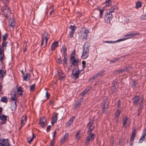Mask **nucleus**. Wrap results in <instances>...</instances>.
I'll use <instances>...</instances> for the list:
<instances>
[{
	"label": "nucleus",
	"instance_id": "obj_1",
	"mask_svg": "<svg viewBox=\"0 0 146 146\" xmlns=\"http://www.w3.org/2000/svg\"><path fill=\"white\" fill-rule=\"evenodd\" d=\"M89 32V30H87L84 27H83L82 28V30L80 31L79 33V35L81 38L86 40Z\"/></svg>",
	"mask_w": 146,
	"mask_h": 146
},
{
	"label": "nucleus",
	"instance_id": "obj_2",
	"mask_svg": "<svg viewBox=\"0 0 146 146\" xmlns=\"http://www.w3.org/2000/svg\"><path fill=\"white\" fill-rule=\"evenodd\" d=\"M49 38V36L48 33L46 32H44L42 35V40L41 42V44L43 47H45L46 46Z\"/></svg>",
	"mask_w": 146,
	"mask_h": 146
},
{
	"label": "nucleus",
	"instance_id": "obj_3",
	"mask_svg": "<svg viewBox=\"0 0 146 146\" xmlns=\"http://www.w3.org/2000/svg\"><path fill=\"white\" fill-rule=\"evenodd\" d=\"M89 46L88 44H86L84 46V49L81 57L83 59H85L88 57V55Z\"/></svg>",
	"mask_w": 146,
	"mask_h": 146
},
{
	"label": "nucleus",
	"instance_id": "obj_4",
	"mask_svg": "<svg viewBox=\"0 0 146 146\" xmlns=\"http://www.w3.org/2000/svg\"><path fill=\"white\" fill-rule=\"evenodd\" d=\"M140 34L139 33L131 32L127 33L123 36L125 40L131 38H133L135 36L139 35Z\"/></svg>",
	"mask_w": 146,
	"mask_h": 146
},
{
	"label": "nucleus",
	"instance_id": "obj_5",
	"mask_svg": "<svg viewBox=\"0 0 146 146\" xmlns=\"http://www.w3.org/2000/svg\"><path fill=\"white\" fill-rule=\"evenodd\" d=\"M2 13L6 18H9L10 15H11L10 10L7 6L4 7Z\"/></svg>",
	"mask_w": 146,
	"mask_h": 146
},
{
	"label": "nucleus",
	"instance_id": "obj_6",
	"mask_svg": "<svg viewBox=\"0 0 146 146\" xmlns=\"http://www.w3.org/2000/svg\"><path fill=\"white\" fill-rule=\"evenodd\" d=\"M112 18V13H107L105 17V21L107 23H109L111 20Z\"/></svg>",
	"mask_w": 146,
	"mask_h": 146
},
{
	"label": "nucleus",
	"instance_id": "obj_7",
	"mask_svg": "<svg viewBox=\"0 0 146 146\" xmlns=\"http://www.w3.org/2000/svg\"><path fill=\"white\" fill-rule=\"evenodd\" d=\"M123 127L125 128H126L129 125L130 121L127 118H125L123 119Z\"/></svg>",
	"mask_w": 146,
	"mask_h": 146
},
{
	"label": "nucleus",
	"instance_id": "obj_8",
	"mask_svg": "<svg viewBox=\"0 0 146 146\" xmlns=\"http://www.w3.org/2000/svg\"><path fill=\"white\" fill-rule=\"evenodd\" d=\"M15 92L18 96H21L23 92V88L21 87L17 88V90Z\"/></svg>",
	"mask_w": 146,
	"mask_h": 146
},
{
	"label": "nucleus",
	"instance_id": "obj_9",
	"mask_svg": "<svg viewBox=\"0 0 146 146\" xmlns=\"http://www.w3.org/2000/svg\"><path fill=\"white\" fill-rule=\"evenodd\" d=\"M18 96L16 94L15 92H12L11 94V100L13 102H17V99Z\"/></svg>",
	"mask_w": 146,
	"mask_h": 146
},
{
	"label": "nucleus",
	"instance_id": "obj_10",
	"mask_svg": "<svg viewBox=\"0 0 146 146\" xmlns=\"http://www.w3.org/2000/svg\"><path fill=\"white\" fill-rule=\"evenodd\" d=\"M46 119L44 117L41 118L39 121V124L40 126L42 127H44L46 124Z\"/></svg>",
	"mask_w": 146,
	"mask_h": 146
},
{
	"label": "nucleus",
	"instance_id": "obj_11",
	"mask_svg": "<svg viewBox=\"0 0 146 146\" xmlns=\"http://www.w3.org/2000/svg\"><path fill=\"white\" fill-rule=\"evenodd\" d=\"M15 22L13 19H11L9 21V25L11 28L13 29L15 25Z\"/></svg>",
	"mask_w": 146,
	"mask_h": 146
},
{
	"label": "nucleus",
	"instance_id": "obj_12",
	"mask_svg": "<svg viewBox=\"0 0 146 146\" xmlns=\"http://www.w3.org/2000/svg\"><path fill=\"white\" fill-rule=\"evenodd\" d=\"M68 135L69 134L68 133H66L61 139L60 141V143H64L68 139Z\"/></svg>",
	"mask_w": 146,
	"mask_h": 146
},
{
	"label": "nucleus",
	"instance_id": "obj_13",
	"mask_svg": "<svg viewBox=\"0 0 146 146\" xmlns=\"http://www.w3.org/2000/svg\"><path fill=\"white\" fill-rule=\"evenodd\" d=\"M7 117L4 115H2L0 116V119L2 120L1 121H0V125L5 123V121L6 120Z\"/></svg>",
	"mask_w": 146,
	"mask_h": 146
},
{
	"label": "nucleus",
	"instance_id": "obj_14",
	"mask_svg": "<svg viewBox=\"0 0 146 146\" xmlns=\"http://www.w3.org/2000/svg\"><path fill=\"white\" fill-rule=\"evenodd\" d=\"M93 122V120H90L88 124V127L89 128L88 132H90L94 128V127L92 126Z\"/></svg>",
	"mask_w": 146,
	"mask_h": 146
},
{
	"label": "nucleus",
	"instance_id": "obj_15",
	"mask_svg": "<svg viewBox=\"0 0 146 146\" xmlns=\"http://www.w3.org/2000/svg\"><path fill=\"white\" fill-rule=\"evenodd\" d=\"M95 137V135L94 133L91 134L90 136H89L87 137L86 143H88L89 141L93 140Z\"/></svg>",
	"mask_w": 146,
	"mask_h": 146
},
{
	"label": "nucleus",
	"instance_id": "obj_16",
	"mask_svg": "<svg viewBox=\"0 0 146 146\" xmlns=\"http://www.w3.org/2000/svg\"><path fill=\"white\" fill-rule=\"evenodd\" d=\"M81 70H77L73 74V78L75 79H77L78 77V75L81 72Z\"/></svg>",
	"mask_w": 146,
	"mask_h": 146
},
{
	"label": "nucleus",
	"instance_id": "obj_17",
	"mask_svg": "<svg viewBox=\"0 0 146 146\" xmlns=\"http://www.w3.org/2000/svg\"><path fill=\"white\" fill-rule=\"evenodd\" d=\"M58 78L63 80L65 76V75L61 70L59 71L58 74Z\"/></svg>",
	"mask_w": 146,
	"mask_h": 146
},
{
	"label": "nucleus",
	"instance_id": "obj_18",
	"mask_svg": "<svg viewBox=\"0 0 146 146\" xmlns=\"http://www.w3.org/2000/svg\"><path fill=\"white\" fill-rule=\"evenodd\" d=\"M27 120V119L26 116H23L21 121V124L22 127L26 123Z\"/></svg>",
	"mask_w": 146,
	"mask_h": 146
},
{
	"label": "nucleus",
	"instance_id": "obj_19",
	"mask_svg": "<svg viewBox=\"0 0 146 146\" xmlns=\"http://www.w3.org/2000/svg\"><path fill=\"white\" fill-rule=\"evenodd\" d=\"M58 46V42L57 41L54 42L52 45L51 48L52 50H54L56 47H57Z\"/></svg>",
	"mask_w": 146,
	"mask_h": 146
},
{
	"label": "nucleus",
	"instance_id": "obj_20",
	"mask_svg": "<svg viewBox=\"0 0 146 146\" xmlns=\"http://www.w3.org/2000/svg\"><path fill=\"white\" fill-rule=\"evenodd\" d=\"M30 77V74L29 73H27L25 75L23 76V78L25 81H28Z\"/></svg>",
	"mask_w": 146,
	"mask_h": 146
},
{
	"label": "nucleus",
	"instance_id": "obj_21",
	"mask_svg": "<svg viewBox=\"0 0 146 146\" xmlns=\"http://www.w3.org/2000/svg\"><path fill=\"white\" fill-rule=\"evenodd\" d=\"M104 72V71L100 72L99 73L97 74L96 75L94 76L92 78V79L93 80L95 79V78H96L98 77H100L102 75Z\"/></svg>",
	"mask_w": 146,
	"mask_h": 146
},
{
	"label": "nucleus",
	"instance_id": "obj_22",
	"mask_svg": "<svg viewBox=\"0 0 146 146\" xmlns=\"http://www.w3.org/2000/svg\"><path fill=\"white\" fill-rule=\"evenodd\" d=\"M16 102H11V109L12 110H16L17 108Z\"/></svg>",
	"mask_w": 146,
	"mask_h": 146
},
{
	"label": "nucleus",
	"instance_id": "obj_23",
	"mask_svg": "<svg viewBox=\"0 0 146 146\" xmlns=\"http://www.w3.org/2000/svg\"><path fill=\"white\" fill-rule=\"evenodd\" d=\"M133 99V103L134 105H136L138 102H139V98L138 96H136Z\"/></svg>",
	"mask_w": 146,
	"mask_h": 146
},
{
	"label": "nucleus",
	"instance_id": "obj_24",
	"mask_svg": "<svg viewBox=\"0 0 146 146\" xmlns=\"http://www.w3.org/2000/svg\"><path fill=\"white\" fill-rule=\"evenodd\" d=\"M74 117H72L67 123L66 126L67 127L69 126L73 123L74 120Z\"/></svg>",
	"mask_w": 146,
	"mask_h": 146
},
{
	"label": "nucleus",
	"instance_id": "obj_25",
	"mask_svg": "<svg viewBox=\"0 0 146 146\" xmlns=\"http://www.w3.org/2000/svg\"><path fill=\"white\" fill-rule=\"evenodd\" d=\"M57 119V115L56 114H55L52 117V120L51 122L52 125H53L56 122Z\"/></svg>",
	"mask_w": 146,
	"mask_h": 146
},
{
	"label": "nucleus",
	"instance_id": "obj_26",
	"mask_svg": "<svg viewBox=\"0 0 146 146\" xmlns=\"http://www.w3.org/2000/svg\"><path fill=\"white\" fill-rule=\"evenodd\" d=\"M70 61L72 64L76 65L77 64V63L79 61V59L78 58L74 59V60H71Z\"/></svg>",
	"mask_w": 146,
	"mask_h": 146
},
{
	"label": "nucleus",
	"instance_id": "obj_27",
	"mask_svg": "<svg viewBox=\"0 0 146 146\" xmlns=\"http://www.w3.org/2000/svg\"><path fill=\"white\" fill-rule=\"evenodd\" d=\"M6 71L4 70L0 69V78L3 77L5 75Z\"/></svg>",
	"mask_w": 146,
	"mask_h": 146
},
{
	"label": "nucleus",
	"instance_id": "obj_28",
	"mask_svg": "<svg viewBox=\"0 0 146 146\" xmlns=\"http://www.w3.org/2000/svg\"><path fill=\"white\" fill-rule=\"evenodd\" d=\"M34 138V135L33 133L32 137H29L27 138V141L30 144L33 141Z\"/></svg>",
	"mask_w": 146,
	"mask_h": 146
},
{
	"label": "nucleus",
	"instance_id": "obj_29",
	"mask_svg": "<svg viewBox=\"0 0 146 146\" xmlns=\"http://www.w3.org/2000/svg\"><path fill=\"white\" fill-rule=\"evenodd\" d=\"M61 50V52L64 54V55L66 56V50L65 47L63 46Z\"/></svg>",
	"mask_w": 146,
	"mask_h": 146
},
{
	"label": "nucleus",
	"instance_id": "obj_30",
	"mask_svg": "<svg viewBox=\"0 0 146 146\" xmlns=\"http://www.w3.org/2000/svg\"><path fill=\"white\" fill-rule=\"evenodd\" d=\"M7 42L5 41H3L2 43V47L6 49L7 46Z\"/></svg>",
	"mask_w": 146,
	"mask_h": 146
},
{
	"label": "nucleus",
	"instance_id": "obj_31",
	"mask_svg": "<svg viewBox=\"0 0 146 146\" xmlns=\"http://www.w3.org/2000/svg\"><path fill=\"white\" fill-rule=\"evenodd\" d=\"M107 109V104H106L105 103L103 105V107L102 108V111L103 112H105Z\"/></svg>",
	"mask_w": 146,
	"mask_h": 146
},
{
	"label": "nucleus",
	"instance_id": "obj_32",
	"mask_svg": "<svg viewBox=\"0 0 146 146\" xmlns=\"http://www.w3.org/2000/svg\"><path fill=\"white\" fill-rule=\"evenodd\" d=\"M121 112V110H118L115 113V116L118 117Z\"/></svg>",
	"mask_w": 146,
	"mask_h": 146
},
{
	"label": "nucleus",
	"instance_id": "obj_33",
	"mask_svg": "<svg viewBox=\"0 0 146 146\" xmlns=\"http://www.w3.org/2000/svg\"><path fill=\"white\" fill-rule=\"evenodd\" d=\"M135 131H134L132 133L131 138L130 139V140L131 141H133L135 137Z\"/></svg>",
	"mask_w": 146,
	"mask_h": 146
},
{
	"label": "nucleus",
	"instance_id": "obj_34",
	"mask_svg": "<svg viewBox=\"0 0 146 146\" xmlns=\"http://www.w3.org/2000/svg\"><path fill=\"white\" fill-rule=\"evenodd\" d=\"M136 7L137 8L140 7L142 5L141 3L140 2H138L136 3Z\"/></svg>",
	"mask_w": 146,
	"mask_h": 146
},
{
	"label": "nucleus",
	"instance_id": "obj_35",
	"mask_svg": "<svg viewBox=\"0 0 146 146\" xmlns=\"http://www.w3.org/2000/svg\"><path fill=\"white\" fill-rule=\"evenodd\" d=\"M98 10L100 11V15H99V17L100 18H102V14L104 12V10L103 9L101 10L100 9H99Z\"/></svg>",
	"mask_w": 146,
	"mask_h": 146
},
{
	"label": "nucleus",
	"instance_id": "obj_36",
	"mask_svg": "<svg viewBox=\"0 0 146 146\" xmlns=\"http://www.w3.org/2000/svg\"><path fill=\"white\" fill-rule=\"evenodd\" d=\"M1 101L3 102H6L7 101V98L6 97H3L1 99Z\"/></svg>",
	"mask_w": 146,
	"mask_h": 146
},
{
	"label": "nucleus",
	"instance_id": "obj_37",
	"mask_svg": "<svg viewBox=\"0 0 146 146\" xmlns=\"http://www.w3.org/2000/svg\"><path fill=\"white\" fill-rule=\"evenodd\" d=\"M4 57V53H0V61L1 62Z\"/></svg>",
	"mask_w": 146,
	"mask_h": 146
},
{
	"label": "nucleus",
	"instance_id": "obj_38",
	"mask_svg": "<svg viewBox=\"0 0 146 146\" xmlns=\"http://www.w3.org/2000/svg\"><path fill=\"white\" fill-rule=\"evenodd\" d=\"M105 3L106 6H110L111 4V0H106Z\"/></svg>",
	"mask_w": 146,
	"mask_h": 146
},
{
	"label": "nucleus",
	"instance_id": "obj_39",
	"mask_svg": "<svg viewBox=\"0 0 146 146\" xmlns=\"http://www.w3.org/2000/svg\"><path fill=\"white\" fill-rule=\"evenodd\" d=\"M69 29L71 30V31H75L76 29V27L74 26L71 25L69 27Z\"/></svg>",
	"mask_w": 146,
	"mask_h": 146
},
{
	"label": "nucleus",
	"instance_id": "obj_40",
	"mask_svg": "<svg viewBox=\"0 0 146 146\" xmlns=\"http://www.w3.org/2000/svg\"><path fill=\"white\" fill-rule=\"evenodd\" d=\"M75 54L74 52H73L72 53L71 56L70 58V60H74V59H76L75 57Z\"/></svg>",
	"mask_w": 146,
	"mask_h": 146
},
{
	"label": "nucleus",
	"instance_id": "obj_41",
	"mask_svg": "<svg viewBox=\"0 0 146 146\" xmlns=\"http://www.w3.org/2000/svg\"><path fill=\"white\" fill-rule=\"evenodd\" d=\"M35 87V85L34 84H32L30 87V90L31 91H33L34 90Z\"/></svg>",
	"mask_w": 146,
	"mask_h": 146
},
{
	"label": "nucleus",
	"instance_id": "obj_42",
	"mask_svg": "<svg viewBox=\"0 0 146 146\" xmlns=\"http://www.w3.org/2000/svg\"><path fill=\"white\" fill-rule=\"evenodd\" d=\"M80 134L79 133V132H77L76 133V139L77 140H78L80 138Z\"/></svg>",
	"mask_w": 146,
	"mask_h": 146
},
{
	"label": "nucleus",
	"instance_id": "obj_43",
	"mask_svg": "<svg viewBox=\"0 0 146 146\" xmlns=\"http://www.w3.org/2000/svg\"><path fill=\"white\" fill-rule=\"evenodd\" d=\"M5 49L2 46H0V53H4V50Z\"/></svg>",
	"mask_w": 146,
	"mask_h": 146
},
{
	"label": "nucleus",
	"instance_id": "obj_44",
	"mask_svg": "<svg viewBox=\"0 0 146 146\" xmlns=\"http://www.w3.org/2000/svg\"><path fill=\"white\" fill-rule=\"evenodd\" d=\"M115 10V7L113 6L110 9L109 12L108 13H112V12L114 11Z\"/></svg>",
	"mask_w": 146,
	"mask_h": 146
},
{
	"label": "nucleus",
	"instance_id": "obj_45",
	"mask_svg": "<svg viewBox=\"0 0 146 146\" xmlns=\"http://www.w3.org/2000/svg\"><path fill=\"white\" fill-rule=\"evenodd\" d=\"M115 85H113L111 86V91L112 93H114L115 91Z\"/></svg>",
	"mask_w": 146,
	"mask_h": 146
},
{
	"label": "nucleus",
	"instance_id": "obj_46",
	"mask_svg": "<svg viewBox=\"0 0 146 146\" xmlns=\"http://www.w3.org/2000/svg\"><path fill=\"white\" fill-rule=\"evenodd\" d=\"M56 62L58 64H60L62 63V61L61 60V57L58 58L56 60Z\"/></svg>",
	"mask_w": 146,
	"mask_h": 146
},
{
	"label": "nucleus",
	"instance_id": "obj_47",
	"mask_svg": "<svg viewBox=\"0 0 146 146\" xmlns=\"http://www.w3.org/2000/svg\"><path fill=\"white\" fill-rule=\"evenodd\" d=\"M7 37V34H5L3 36V41H5Z\"/></svg>",
	"mask_w": 146,
	"mask_h": 146
},
{
	"label": "nucleus",
	"instance_id": "obj_48",
	"mask_svg": "<svg viewBox=\"0 0 146 146\" xmlns=\"http://www.w3.org/2000/svg\"><path fill=\"white\" fill-rule=\"evenodd\" d=\"M124 40H125V39H124L123 37L119 39L118 40H116V41H114L115 42V43L117 42H120V41H124Z\"/></svg>",
	"mask_w": 146,
	"mask_h": 146
},
{
	"label": "nucleus",
	"instance_id": "obj_49",
	"mask_svg": "<svg viewBox=\"0 0 146 146\" xmlns=\"http://www.w3.org/2000/svg\"><path fill=\"white\" fill-rule=\"evenodd\" d=\"M104 42L106 43H108L109 44H114L115 43V42L114 41H105Z\"/></svg>",
	"mask_w": 146,
	"mask_h": 146
},
{
	"label": "nucleus",
	"instance_id": "obj_50",
	"mask_svg": "<svg viewBox=\"0 0 146 146\" xmlns=\"http://www.w3.org/2000/svg\"><path fill=\"white\" fill-rule=\"evenodd\" d=\"M74 31H70L69 33V36L71 38L73 37V34Z\"/></svg>",
	"mask_w": 146,
	"mask_h": 146
},
{
	"label": "nucleus",
	"instance_id": "obj_51",
	"mask_svg": "<svg viewBox=\"0 0 146 146\" xmlns=\"http://www.w3.org/2000/svg\"><path fill=\"white\" fill-rule=\"evenodd\" d=\"M64 57V59L63 60V61L64 63L66 64V63L67 61V58L66 57V56L64 55L63 56Z\"/></svg>",
	"mask_w": 146,
	"mask_h": 146
},
{
	"label": "nucleus",
	"instance_id": "obj_52",
	"mask_svg": "<svg viewBox=\"0 0 146 146\" xmlns=\"http://www.w3.org/2000/svg\"><path fill=\"white\" fill-rule=\"evenodd\" d=\"M82 67L83 68H84L86 67V62L85 61H82Z\"/></svg>",
	"mask_w": 146,
	"mask_h": 146
},
{
	"label": "nucleus",
	"instance_id": "obj_53",
	"mask_svg": "<svg viewBox=\"0 0 146 146\" xmlns=\"http://www.w3.org/2000/svg\"><path fill=\"white\" fill-rule=\"evenodd\" d=\"M146 135V131H144V133L142 134L141 138L143 139L144 138Z\"/></svg>",
	"mask_w": 146,
	"mask_h": 146
},
{
	"label": "nucleus",
	"instance_id": "obj_54",
	"mask_svg": "<svg viewBox=\"0 0 146 146\" xmlns=\"http://www.w3.org/2000/svg\"><path fill=\"white\" fill-rule=\"evenodd\" d=\"M88 91V90H86L83 91L82 93V96L84 95Z\"/></svg>",
	"mask_w": 146,
	"mask_h": 146
},
{
	"label": "nucleus",
	"instance_id": "obj_55",
	"mask_svg": "<svg viewBox=\"0 0 146 146\" xmlns=\"http://www.w3.org/2000/svg\"><path fill=\"white\" fill-rule=\"evenodd\" d=\"M46 98H49V96H50V94H49L47 92H46Z\"/></svg>",
	"mask_w": 146,
	"mask_h": 146
},
{
	"label": "nucleus",
	"instance_id": "obj_56",
	"mask_svg": "<svg viewBox=\"0 0 146 146\" xmlns=\"http://www.w3.org/2000/svg\"><path fill=\"white\" fill-rule=\"evenodd\" d=\"M80 105V103H78L77 105L75 104L74 107V109L77 108V106Z\"/></svg>",
	"mask_w": 146,
	"mask_h": 146
},
{
	"label": "nucleus",
	"instance_id": "obj_57",
	"mask_svg": "<svg viewBox=\"0 0 146 146\" xmlns=\"http://www.w3.org/2000/svg\"><path fill=\"white\" fill-rule=\"evenodd\" d=\"M143 139H143V138H141V139L139 140V143H142L143 141Z\"/></svg>",
	"mask_w": 146,
	"mask_h": 146
},
{
	"label": "nucleus",
	"instance_id": "obj_58",
	"mask_svg": "<svg viewBox=\"0 0 146 146\" xmlns=\"http://www.w3.org/2000/svg\"><path fill=\"white\" fill-rule=\"evenodd\" d=\"M54 144V141L52 140L50 143V146H53Z\"/></svg>",
	"mask_w": 146,
	"mask_h": 146
},
{
	"label": "nucleus",
	"instance_id": "obj_59",
	"mask_svg": "<svg viewBox=\"0 0 146 146\" xmlns=\"http://www.w3.org/2000/svg\"><path fill=\"white\" fill-rule=\"evenodd\" d=\"M77 15L78 17H80L81 16V14L80 12H78L77 13Z\"/></svg>",
	"mask_w": 146,
	"mask_h": 146
},
{
	"label": "nucleus",
	"instance_id": "obj_60",
	"mask_svg": "<svg viewBox=\"0 0 146 146\" xmlns=\"http://www.w3.org/2000/svg\"><path fill=\"white\" fill-rule=\"evenodd\" d=\"M56 131H54V134H53V138H54V137H55L56 136Z\"/></svg>",
	"mask_w": 146,
	"mask_h": 146
},
{
	"label": "nucleus",
	"instance_id": "obj_61",
	"mask_svg": "<svg viewBox=\"0 0 146 146\" xmlns=\"http://www.w3.org/2000/svg\"><path fill=\"white\" fill-rule=\"evenodd\" d=\"M51 128V127L50 125H48L47 127V130H50Z\"/></svg>",
	"mask_w": 146,
	"mask_h": 146
},
{
	"label": "nucleus",
	"instance_id": "obj_62",
	"mask_svg": "<svg viewBox=\"0 0 146 146\" xmlns=\"http://www.w3.org/2000/svg\"><path fill=\"white\" fill-rule=\"evenodd\" d=\"M145 16H143L141 17V19H145Z\"/></svg>",
	"mask_w": 146,
	"mask_h": 146
},
{
	"label": "nucleus",
	"instance_id": "obj_63",
	"mask_svg": "<svg viewBox=\"0 0 146 146\" xmlns=\"http://www.w3.org/2000/svg\"><path fill=\"white\" fill-rule=\"evenodd\" d=\"M2 108L0 107V115H1L2 113Z\"/></svg>",
	"mask_w": 146,
	"mask_h": 146
},
{
	"label": "nucleus",
	"instance_id": "obj_64",
	"mask_svg": "<svg viewBox=\"0 0 146 146\" xmlns=\"http://www.w3.org/2000/svg\"><path fill=\"white\" fill-rule=\"evenodd\" d=\"M54 11L53 10H52L50 12V15H51L52 12H53Z\"/></svg>",
	"mask_w": 146,
	"mask_h": 146
}]
</instances>
